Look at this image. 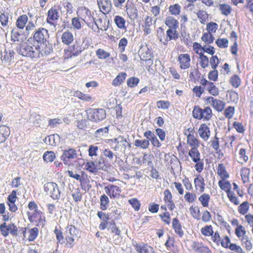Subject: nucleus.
Here are the masks:
<instances>
[{
    "label": "nucleus",
    "mask_w": 253,
    "mask_h": 253,
    "mask_svg": "<svg viewBox=\"0 0 253 253\" xmlns=\"http://www.w3.org/2000/svg\"><path fill=\"white\" fill-rule=\"evenodd\" d=\"M126 77V74L124 72H121L113 80L112 84L115 86H118L121 84L125 80Z\"/></svg>",
    "instance_id": "bb28decb"
},
{
    "label": "nucleus",
    "mask_w": 253,
    "mask_h": 253,
    "mask_svg": "<svg viewBox=\"0 0 253 253\" xmlns=\"http://www.w3.org/2000/svg\"><path fill=\"white\" fill-rule=\"evenodd\" d=\"M108 229L110 230L112 233H114L116 235L119 236L121 234V230L117 227L116 224L114 220L109 221Z\"/></svg>",
    "instance_id": "2f4dec72"
},
{
    "label": "nucleus",
    "mask_w": 253,
    "mask_h": 253,
    "mask_svg": "<svg viewBox=\"0 0 253 253\" xmlns=\"http://www.w3.org/2000/svg\"><path fill=\"white\" fill-rule=\"evenodd\" d=\"M212 110L209 107L202 109L199 106H195L193 111V116L194 118L205 121H209L212 117Z\"/></svg>",
    "instance_id": "39448f33"
},
{
    "label": "nucleus",
    "mask_w": 253,
    "mask_h": 253,
    "mask_svg": "<svg viewBox=\"0 0 253 253\" xmlns=\"http://www.w3.org/2000/svg\"><path fill=\"white\" fill-rule=\"evenodd\" d=\"M42 45H44L45 47H44V49H42V51L41 50L40 54H41L42 55H44L46 56L50 54L53 51L52 44H49L48 42V43Z\"/></svg>",
    "instance_id": "c03bdc74"
},
{
    "label": "nucleus",
    "mask_w": 253,
    "mask_h": 253,
    "mask_svg": "<svg viewBox=\"0 0 253 253\" xmlns=\"http://www.w3.org/2000/svg\"><path fill=\"white\" fill-rule=\"evenodd\" d=\"M109 200L108 197L103 194L100 197V209L102 211H105L107 209L109 206Z\"/></svg>",
    "instance_id": "72a5a7b5"
},
{
    "label": "nucleus",
    "mask_w": 253,
    "mask_h": 253,
    "mask_svg": "<svg viewBox=\"0 0 253 253\" xmlns=\"http://www.w3.org/2000/svg\"><path fill=\"white\" fill-rule=\"evenodd\" d=\"M199 133L202 138L207 140L211 134L209 127L205 124H202L199 129Z\"/></svg>",
    "instance_id": "dca6fc26"
},
{
    "label": "nucleus",
    "mask_w": 253,
    "mask_h": 253,
    "mask_svg": "<svg viewBox=\"0 0 253 253\" xmlns=\"http://www.w3.org/2000/svg\"><path fill=\"white\" fill-rule=\"evenodd\" d=\"M206 101L210 103L212 107L218 112H221L224 108L225 103L220 100L213 97L209 96L206 98Z\"/></svg>",
    "instance_id": "9d476101"
},
{
    "label": "nucleus",
    "mask_w": 253,
    "mask_h": 253,
    "mask_svg": "<svg viewBox=\"0 0 253 253\" xmlns=\"http://www.w3.org/2000/svg\"><path fill=\"white\" fill-rule=\"evenodd\" d=\"M235 108L229 106L224 111V115L226 118L231 119L234 114Z\"/></svg>",
    "instance_id": "864d4df0"
},
{
    "label": "nucleus",
    "mask_w": 253,
    "mask_h": 253,
    "mask_svg": "<svg viewBox=\"0 0 253 253\" xmlns=\"http://www.w3.org/2000/svg\"><path fill=\"white\" fill-rule=\"evenodd\" d=\"M210 64L212 69L213 70L216 69L218 64H219V59L216 55H212V57L210 59Z\"/></svg>",
    "instance_id": "69168bd1"
},
{
    "label": "nucleus",
    "mask_w": 253,
    "mask_h": 253,
    "mask_svg": "<svg viewBox=\"0 0 253 253\" xmlns=\"http://www.w3.org/2000/svg\"><path fill=\"white\" fill-rule=\"evenodd\" d=\"M86 167V169L92 173H96L98 169L105 170L107 169L104 160L101 158L87 163Z\"/></svg>",
    "instance_id": "0eeeda50"
},
{
    "label": "nucleus",
    "mask_w": 253,
    "mask_h": 253,
    "mask_svg": "<svg viewBox=\"0 0 253 253\" xmlns=\"http://www.w3.org/2000/svg\"><path fill=\"white\" fill-rule=\"evenodd\" d=\"M49 38V33L47 30L44 28H39L35 29L33 38V44L29 45L26 43L21 45L17 49L18 54L25 57L31 58H38L40 57L41 46L48 43Z\"/></svg>",
    "instance_id": "f257e3e1"
},
{
    "label": "nucleus",
    "mask_w": 253,
    "mask_h": 253,
    "mask_svg": "<svg viewBox=\"0 0 253 253\" xmlns=\"http://www.w3.org/2000/svg\"><path fill=\"white\" fill-rule=\"evenodd\" d=\"M249 209V203L247 201H245L238 207V211L240 213L244 215L248 212Z\"/></svg>",
    "instance_id": "a19ab883"
},
{
    "label": "nucleus",
    "mask_w": 253,
    "mask_h": 253,
    "mask_svg": "<svg viewBox=\"0 0 253 253\" xmlns=\"http://www.w3.org/2000/svg\"><path fill=\"white\" fill-rule=\"evenodd\" d=\"M184 198L187 202L190 203H193L196 199V196L195 194L186 192L184 196Z\"/></svg>",
    "instance_id": "774afa93"
},
{
    "label": "nucleus",
    "mask_w": 253,
    "mask_h": 253,
    "mask_svg": "<svg viewBox=\"0 0 253 253\" xmlns=\"http://www.w3.org/2000/svg\"><path fill=\"white\" fill-rule=\"evenodd\" d=\"M128 203L132 206L135 211H138L140 209V204L136 198H132L128 200Z\"/></svg>",
    "instance_id": "5fc2aeb1"
},
{
    "label": "nucleus",
    "mask_w": 253,
    "mask_h": 253,
    "mask_svg": "<svg viewBox=\"0 0 253 253\" xmlns=\"http://www.w3.org/2000/svg\"><path fill=\"white\" fill-rule=\"evenodd\" d=\"M60 137L58 134H54L45 137L44 141L46 144L56 146L60 142Z\"/></svg>",
    "instance_id": "2eb2a0df"
},
{
    "label": "nucleus",
    "mask_w": 253,
    "mask_h": 253,
    "mask_svg": "<svg viewBox=\"0 0 253 253\" xmlns=\"http://www.w3.org/2000/svg\"><path fill=\"white\" fill-rule=\"evenodd\" d=\"M0 230L2 235L4 237H7L9 233L13 236L18 235V228L13 223L7 224L3 222L0 225Z\"/></svg>",
    "instance_id": "1a4fd4ad"
},
{
    "label": "nucleus",
    "mask_w": 253,
    "mask_h": 253,
    "mask_svg": "<svg viewBox=\"0 0 253 253\" xmlns=\"http://www.w3.org/2000/svg\"><path fill=\"white\" fill-rule=\"evenodd\" d=\"M43 189L44 191L54 200H59L63 196L58 185L55 182L46 183L43 186Z\"/></svg>",
    "instance_id": "f03ea898"
},
{
    "label": "nucleus",
    "mask_w": 253,
    "mask_h": 253,
    "mask_svg": "<svg viewBox=\"0 0 253 253\" xmlns=\"http://www.w3.org/2000/svg\"><path fill=\"white\" fill-rule=\"evenodd\" d=\"M218 28V25L217 23L213 22H211L207 25V29L208 33H215Z\"/></svg>",
    "instance_id": "6e6d98bb"
},
{
    "label": "nucleus",
    "mask_w": 253,
    "mask_h": 253,
    "mask_svg": "<svg viewBox=\"0 0 253 253\" xmlns=\"http://www.w3.org/2000/svg\"><path fill=\"white\" fill-rule=\"evenodd\" d=\"M104 189L106 193L111 198H115L121 192L120 187L111 184L105 186Z\"/></svg>",
    "instance_id": "4468645a"
},
{
    "label": "nucleus",
    "mask_w": 253,
    "mask_h": 253,
    "mask_svg": "<svg viewBox=\"0 0 253 253\" xmlns=\"http://www.w3.org/2000/svg\"><path fill=\"white\" fill-rule=\"evenodd\" d=\"M39 233V229L37 227H34L29 230V236L28 240L30 242L34 241L37 237Z\"/></svg>",
    "instance_id": "a18cd8bd"
},
{
    "label": "nucleus",
    "mask_w": 253,
    "mask_h": 253,
    "mask_svg": "<svg viewBox=\"0 0 253 253\" xmlns=\"http://www.w3.org/2000/svg\"><path fill=\"white\" fill-rule=\"evenodd\" d=\"M114 21L119 28L124 29L126 28V20L123 17L117 15L115 17Z\"/></svg>",
    "instance_id": "e433bc0d"
},
{
    "label": "nucleus",
    "mask_w": 253,
    "mask_h": 253,
    "mask_svg": "<svg viewBox=\"0 0 253 253\" xmlns=\"http://www.w3.org/2000/svg\"><path fill=\"white\" fill-rule=\"evenodd\" d=\"M201 232L204 235L207 236H212L213 233L212 227L211 225H207L202 228Z\"/></svg>",
    "instance_id": "603ef678"
},
{
    "label": "nucleus",
    "mask_w": 253,
    "mask_h": 253,
    "mask_svg": "<svg viewBox=\"0 0 253 253\" xmlns=\"http://www.w3.org/2000/svg\"><path fill=\"white\" fill-rule=\"evenodd\" d=\"M10 133V128L9 127L6 126H0V133L3 135V136L7 137L9 136Z\"/></svg>",
    "instance_id": "bf43d9fd"
},
{
    "label": "nucleus",
    "mask_w": 253,
    "mask_h": 253,
    "mask_svg": "<svg viewBox=\"0 0 253 253\" xmlns=\"http://www.w3.org/2000/svg\"><path fill=\"white\" fill-rule=\"evenodd\" d=\"M62 121L60 119L54 118L52 119H49L48 121V126L51 128H54L56 127L58 125L61 124Z\"/></svg>",
    "instance_id": "338daca9"
},
{
    "label": "nucleus",
    "mask_w": 253,
    "mask_h": 253,
    "mask_svg": "<svg viewBox=\"0 0 253 253\" xmlns=\"http://www.w3.org/2000/svg\"><path fill=\"white\" fill-rule=\"evenodd\" d=\"M54 232L56 235V238L58 241V243L61 244H63V243H64L65 241L64 236L63 235V233L60 230L58 229L57 227H55Z\"/></svg>",
    "instance_id": "79ce46f5"
},
{
    "label": "nucleus",
    "mask_w": 253,
    "mask_h": 253,
    "mask_svg": "<svg viewBox=\"0 0 253 253\" xmlns=\"http://www.w3.org/2000/svg\"><path fill=\"white\" fill-rule=\"evenodd\" d=\"M215 43L220 48H226L228 46V41L224 38L218 39Z\"/></svg>",
    "instance_id": "052dcab7"
},
{
    "label": "nucleus",
    "mask_w": 253,
    "mask_h": 253,
    "mask_svg": "<svg viewBox=\"0 0 253 253\" xmlns=\"http://www.w3.org/2000/svg\"><path fill=\"white\" fill-rule=\"evenodd\" d=\"M172 226L175 232L178 234L179 237L181 238L183 236L184 232L182 229L181 225L177 218L173 219Z\"/></svg>",
    "instance_id": "a211bd4d"
},
{
    "label": "nucleus",
    "mask_w": 253,
    "mask_h": 253,
    "mask_svg": "<svg viewBox=\"0 0 253 253\" xmlns=\"http://www.w3.org/2000/svg\"><path fill=\"white\" fill-rule=\"evenodd\" d=\"M96 54L97 57L100 59H105L110 56V54L109 53L101 48L96 50Z\"/></svg>",
    "instance_id": "37998d69"
},
{
    "label": "nucleus",
    "mask_w": 253,
    "mask_h": 253,
    "mask_svg": "<svg viewBox=\"0 0 253 253\" xmlns=\"http://www.w3.org/2000/svg\"><path fill=\"white\" fill-rule=\"evenodd\" d=\"M152 18L147 16L145 19L143 25H142V28H143V31L145 34L148 35L151 33L150 27L152 26Z\"/></svg>",
    "instance_id": "4be33fe9"
},
{
    "label": "nucleus",
    "mask_w": 253,
    "mask_h": 253,
    "mask_svg": "<svg viewBox=\"0 0 253 253\" xmlns=\"http://www.w3.org/2000/svg\"><path fill=\"white\" fill-rule=\"evenodd\" d=\"M170 103L168 101L160 100L157 102V107L158 108L167 109L169 108Z\"/></svg>",
    "instance_id": "0e129e2a"
},
{
    "label": "nucleus",
    "mask_w": 253,
    "mask_h": 253,
    "mask_svg": "<svg viewBox=\"0 0 253 253\" xmlns=\"http://www.w3.org/2000/svg\"><path fill=\"white\" fill-rule=\"evenodd\" d=\"M217 170L218 175L222 179L229 178V175L226 171L225 167L223 164H218Z\"/></svg>",
    "instance_id": "b1692460"
},
{
    "label": "nucleus",
    "mask_w": 253,
    "mask_h": 253,
    "mask_svg": "<svg viewBox=\"0 0 253 253\" xmlns=\"http://www.w3.org/2000/svg\"><path fill=\"white\" fill-rule=\"evenodd\" d=\"M188 154L194 162H198L201 160L200 153L196 147H192Z\"/></svg>",
    "instance_id": "5701e85b"
},
{
    "label": "nucleus",
    "mask_w": 253,
    "mask_h": 253,
    "mask_svg": "<svg viewBox=\"0 0 253 253\" xmlns=\"http://www.w3.org/2000/svg\"><path fill=\"white\" fill-rule=\"evenodd\" d=\"M190 57L188 54H181L179 55L178 61L180 64V68L182 69H186L190 66Z\"/></svg>",
    "instance_id": "ddd939ff"
},
{
    "label": "nucleus",
    "mask_w": 253,
    "mask_h": 253,
    "mask_svg": "<svg viewBox=\"0 0 253 253\" xmlns=\"http://www.w3.org/2000/svg\"><path fill=\"white\" fill-rule=\"evenodd\" d=\"M78 156L76 150L73 148H68L63 151L60 159L65 165L70 166L71 161L78 159Z\"/></svg>",
    "instance_id": "6e6552de"
},
{
    "label": "nucleus",
    "mask_w": 253,
    "mask_h": 253,
    "mask_svg": "<svg viewBox=\"0 0 253 253\" xmlns=\"http://www.w3.org/2000/svg\"><path fill=\"white\" fill-rule=\"evenodd\" d=\"M86 114L88 120L97 123L106 118V111L103 109L89 108Z\"/></svg>",
    "instance_id": "7ed1b4c3"
},
{
    "label": "nucleus",
    "mask_w": 253,
    "mask_h": 253,
    "mask_svg": "<svg viewBox=\"0 0 253 253\" xmlns=\"http://www.w3.org/2000/svg\"><path fill=\"white\" fill-rule=\"evenodd\" d=\"M165 24L169 27V29H177L178 27L179 23L174 17L169 16L166 18Z\"/></svg>",
    "instance_id": "412c9836"
},
{
    "label": "nucleus",
    "mask_w": 253,
    "mask_h": 253,
    "mask_svg": "<svg viewBox=\"0 0 253 253\" xmlns=\"http://www.w3.org/2000/svg\"><path fill=\"white\" fill-rule=\"evenodd\" d=\"M139 82V79L136 77H131L127 81V84L129 87H134L137 85Z\"/></svg>",
    "instance_id": "4d7b16f0"
},
{
    "label": "nucleus",
    "mask_w": 253,
    "mask_h": 253,
    "mask_svg": "<svg viewBox=\"0 0 253 253\" xmlns=\"http://www.w3.org/2000/svg\"><path fill=\"white\" fill-rule=\"evenodd\" d=\"M14 52L12 50L5 49L4 51L1 53L0 59L5 63L10 62L14 58Z\"/></svg>",
    "instance_id": "6ab92c4d"
},
{
    "label": "nucleus",
    "mask_w": 253,
    "mask_h": 253,
    "mask_svg": "<svg viewBox=\"0 0 253 253\" xmlns=\"http://www.w3.org/2000/svg\"><path fill=\"white\" fill-rule=\"evenodd\" d=\"M20 30L14 28L11 31V38L14 42L22 40L20 37L22 36V32Z\"/></svg>",
    "instance_id": "c9c22d12"
},
{
    "label": "nucleus",
    "mask_w": 253,
    "mask_h": 253,
    "mask_svg": "<svg viewBox=\"0 0 253 253\" xmlns=\"http://www.w3.org/2000/svg\"><path fill=\"white\" fill-rule=\"evenodd\" d=\"M77 14L81 16V19L84 20L88 27H91L92 30L96 32L95 29L93 28L94 18L91 15L90 10L86 7H82L78 9Z\"/></svg>",
    "instance_id": "423d86ee"
},
{
    "label": "nucleus",
    "mask_w": 253,
    "mask_h": 253,
    "mask_svg": "<svg viewBox=\"0 0 253 253\" xmlns=\"http://www.w3.org/2000/svg\"><path fill=\"white\" fill-rule=\"evenodd\" d=\"M167 36L169 37V40H166V42H164L165 44H166L169 41L177 39L179 35L176 31V29H169L167 31Z\"/></svg>",
    "instance_id": "a878e982"
},
{
    "label": "nucleus",
    "mask_w": 253,
    "mask_h": 253,
    "mask_svg": "<svg viewBox=\"0 0 253 253\" xmlns=\"http://www.w3.org/2000/svg\"><path fill=\"white\" fill-rule=\"evenodd\" d=\"M181 7L178 4H175L170 5L169 7V10L171 14L177 15L180 12Z\"/></svg>",
    "instance_id": "3c124183"
},
{
    "label": "nucleus",
    "mask_w": 253,
    "mask_h": 253,
    "mask_svg": "<svg viewBox=\"0 0 253 253\" xmlns=\"http://www.w3.org/2000/svg\"><path fill=\"white\" fill-rule=\"evenodd\" d=\"M79 233V230L74 225H69L66 227L65 239L68 248L73 247L76 238H78Z\"/></svg>",
    "instance_id": "20e7f679"
},
{
    "label": "nucleus",
    "mask_w": 253,
    "mask_h": 253,
    "mask_svg": "<svg viewBox=\"0 0 253 253\" xmlns=\"http://www.w3.org/2000/svg\"><path fill=\"white\" fill-rule=\"evenodd\" d=\"M134 144L135 146L140 147L143 149H146L150 145L149 140L144 139H136L134 141Z\"/></svg>",
    "instance_id": "c85d7f7f"
},
{
    "label": "nucleus",
    "mask_w": 253,
    "mask_h": 253,
    "mask_svg": "<svg viewBox=\"0 0 253 253\" xmlns=\"http://www.w3.org/2000/svg\"><path fill=\"white\" fill-rule=\"evenodd\" d=\"M28 21V17L26 15H22L19 16L16 21V26L19 29H23Z\"/></svg>",
    "instance_id": "cd10ccee"
},
{
    "label": "nucleus",
    "mask_w": 253,
    "mask_h": 253,
    "mask_svg": "<svg viewBox=\"0 0 253 253\" xmlns=\"http://www.w3.org/2000/svg\"><path fill=\"white\" fill-rule=\"evenodd\" d=\"M219 9L222 14L228 16L231 12V6L227 4H219Z\"/></svg>",
    "instance_id": "f704fd0d"
},
{
    "label": "nucleus",
    "mask_w": 253,
    "mask_h": 253,
    "mask_svg": "<svg viewBox=\"0 0 253 253\" xmlns=\"http://www.w3.org/2000/svg\"><path fill=\"white\" fill-rule=\"evenodd\" d=\"M69 48H70L71 56H77L82 52L81 47L78 44L74 45Z\"/></svg>",
    "instance_id": "09e8293b"
},
{
    "label": "nucleus",
    "mask_w": 253,
    "mask_h": 253,
    "mask_svg": "<svg viewBox=\"0 0 253 253\" xmlns=\"http://www.w3.org/2000/svg\"><path fill=\"white\" fill-rule=\"evenodd\" d=\"M61 39L63 43L69 45L73 41V34L69 31L65 32L62 34Z\"/></svg>",
    "instance_id": "393cba45"
},
{
    "label": "nucleus",
    "mask_w": 253,
    "mask_h": 253,
    "mask_svg": "<svg viewBox=\"0 0 253 253\" xmlns=\"http://www.w3.org/2000/svg\"><path fill=\"white\" fill-rule=\"evenodd\" d=\"M218 184L220 188L222 190L226 191V189L228 190L231 188L230 183L229 181H225L223 182L222 180H219Z\"/></svg>",
    "instance_id": "e2e57ef3"
},
{
    "label": "nucleus",
    "mask_w": 253,
    "mask_h": 253,
    "mask_svg": "<svg viewBox=\"0 0 253 253\" xmlns=\"http://www.w3.org/2000/svg\"><path fill=\"white\" fill-rule=\"evenodd\" d=\"M211 199L210 196L208 194H203L199 197V201L204 207H208Z\"/></svg>",
    "instance_id": "473e14b6"
},
{
    "label": "nucleus",
    "mask_w": 253,
    "mask_h": 253,
    "mask_svg": "<svg viewBox=\"0 0 253 253\" xmlns=\"http://www.w3.org/2000/svg\"><path fill=\"white\" fill-rule=\"evenodd\" d=\"M59 17V13L55 7H51L47 12V23L55 27L56 23L53 21L57 20Z\"/></svg>",
    "instance_id": "9b49d317"
},
{
    "label": "nucleus",
    "mask_w": 253,
    "mask_h": 253,
    "mask_svg": "<svg viewBox=\"0 0 253 253\" xmlns=\"http://www.w3.org/2000/svg\"><path fill=\"white\" fill-rule=\"evenodd\" d=\"M192 247L195 251L199 253H211L208 247L203 246L199 242H194Z\"/></svg>",
    "instance_id": "f3484780"
},
{
    "label": "nucleus",
    "mask_w": 253,
    "mask_h": 253,
    "mask_svg": "<svg viewBox=\"0 0 253 253\" xmlns=\"http://www.w3.org/2000/svg\"><path fill=\"white\" fill-rule=\"evenodd\" d=\"M74 96L78 97L81 100L86 102L92 101V97L88 94H84L80 91H76L74 93Z\"/></svg>",
    "instance_id": "c756f323"
},
{
    "label": "nucleus",
    "mask_w": 253,
    "mask_h": 253,
    "mask_svg": "<svg viewBox=\"0 0 253 253\" xmlns=\"http://www.w3.org/2000/svg\"><path fill=\"white\" fill-rule=\"evenodd\" d=\"M211 142V146L212 148L216 151V152H220L221 150L219 149V139L216 135L214 136V139Z\"/></svg>",
    "instance_id": "13d9d810"
},
{
    "label": "nucleus",
    "mask_w": 253,
    "mask_h": 253,
    "mask_svg": "<svg viewBox=\"0 0 253 253\" xmlns=\"http://www.w3.org/2000/svg\"><path fill=\"white\" fill-rule=\"evenodd\" d=\"M230 83L233 87L237 88L240 85L241 81L238 75H234L230 78Z\"/></svg>",
    "instance_id": "ea45409f"
},
{
    "label": "nucleus",
    "mask_w": 253,
    "mask_h": 253,
    "mask_svg": "<svg viewBox=\"0 0 253 253\" xmlns=\"http://www.w3.org/2000/svg\"><path fill=\"white\" fill-rule=\"evenodd\" d=\"M126 12L129 17H133L136 18L137 16V9L135 7H128L127 5H126Z\"/></svg>",
    "instance_id": "8fccbe9b"
},
{
    "label": "nucleus",
    "mask_w": 253,
    "mask_h": 253,
    "mask_svg": "<svg viewBox=\"0 0 253 253\" xmlns=\"http://www.w3.org/2000/svg\"><path fill=\"white\" fill-rule=\"evenodd\" d=\"M29 121L35 125H37L39 124L41 121V116L36 113H33L30 115Z\"/></svg>",
    "instance_id": "de8ad7c7"
},
{
    "label": "nucleus",
    "mask_w": 253,
    "mask_h": 253,
    "mask_svg": "<svg viewBox=\"0 0 253 253\" xmlns=\"http://www.w3.org/2000/svg\"><path fill=\"white\" fill-rule=\"evenodd\" d=\"M103 20L102 18H99L96 21L94 20V22H93V28L96 31V29H98V31H97L98 32L100 30H103V28L104 30H106L105 27L103 25Z\"/></svg>",
    "instance_id": "49530a36"
},
{
    "label": "nucleus",
    "mask_w": 253,
    "mask_h": 253,
    "mask_svg": "<svg viewBox=\"0 0 253 253\" xmlns=\"http://www.w3.org/2000/svg\"><path fill=\"white\" fill-rule=\"evenodd\" d=\"M208 14L207 12L204 10H200L197 13V16L200 20V22L202 24H204L205 22L208 19Z\"/></svg>",
    "instance_id": "680f3d73"
},
{
    "label": "nucleus",
    "mask_w": 253,
    "mask_h": 253,
    "mask_svg": "<svg viewBox=\"0 0 253 253\" xmlns=\"http://www.w3.org/2000/svg\"><path fill=\"white\" fill-rule=\"evenodd\" d=\"M201 39L206 43L211 44L213 42L214 38L211 33H205L203 34L201 38Z\"/></svg>",
    "instance_id": "4c0bfd02"
},
{
    "label": "nucleus",
    "mask_w": 253,
    "mask_h": 253,
    "mask_svg": "<svg viewBox=\"0 0 253 253\" xmlns=\"http://www.w3.org/2000/svg\"><path fill=\"white\" fill-rule=\"evenodd\" d=\"M194 184L197 189L199 190L200 193H202L205 190V183L204 178L200 175L194 179Z\"/></svg>",
    "instance_id": "aec40b11"
},
{
    "label": "nucleus",
    "mask_w": 253,
    "mask_h": 253,
    "mask_svg": "<svg viewBox=\"0 0 253 253\" xmlns=\"http://www.w3.org/2000/svg\"><path fill=\"white\" fill-rule=\"evenodd\" d=\"M188 144L193 147H198L199 146L198 139L193 135L189 133L187 137Z\"/></svg>",
    "instance_id": "7c9ffc66"
},
{
    "label": "nucleus",
    "mask_w": 253,
    "mask_h": 253,
    "mask_svg": "<svg viewBox=\"0 0 253 253\" xmlns=\"http://www.w3.org/2000/svg\"><path fill=\"white\" fill-rule=\"evenodd\" d=\"M55 158V155L52 151H47L43 155V160L47 162H52Z\"/></svg>",
    "instance_id": "58836bf2"
},
{
    "label": "nucleus",
    "mask_w": 253,
    "mask_h": 253,
    "mask_svg": "<svg viewBox=\"0 0 253 253\" xmlns=\"http://www.w3.org/2000/svg\"><path fill=\"white\" fill-rule=\"evenodd\" d=\"M97 4L100 11L104 14L109 13L111 10V0H97Z\"/></svg>",
    "instance_id": "f8f14e48"
}]
</instances>
